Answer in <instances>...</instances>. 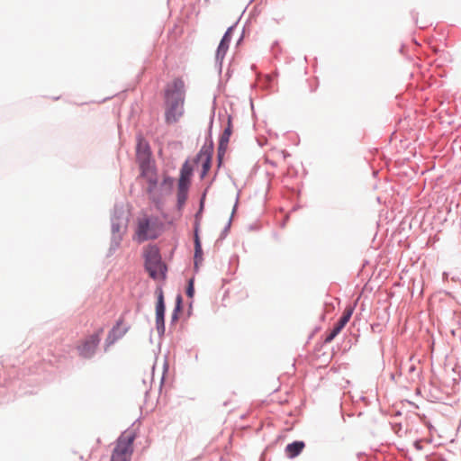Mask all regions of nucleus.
<instances>
[{"instance_id":"21","label":"nucleus","mask_w":461,"mask_h":461,"mask_svg":"<svg viewBox=\"0 0 461 461\" xmlns=\"http://www.w3.org/2000/svg\"><path fill=\"white\" fill-rule=\"evenodd\" d=\"M197 244H201V241H200V239H199V236H198L197 232H195V235H194V247L197 246Z\"/></svg>"},{"instance_id":"5","label":"nucleus","mask_w":461,"mask_h":461,"mask_svg":"<svg viewBox=\"0 0 461 461\" xmlns=\"http://www.w3.org/2000/svg\"><path fill=\"white\" fill-rule=\"evenodd\" d=\"M135 435L131 431H124L118 438L113 450L111 461H131L133 453Z\"/></svg>"},{"instance_id":"6","label":"nucleus","mask_w":461,"mask_h":461,"mask_svg":"<svg viewBox=\"0 0 461 461\" xmlns=\"http://www.w3.org/2000/svg\"><path fill=\"white\" fill-rule=\"evenodd\" d=\"M192 176L193 167L188 161H185L181 167L177 182L176 197L178 208H181L186 202Z\"/></svg>"},{"instance_id":"17","label":"nucleus","mask_w":461,"mask_h":461,"mask_svg":"<svg viewBox=\"0 0 461 461\" xmlns=\"http://www.w3.org/2000/svg\"><path fill=\"white\" fill-rule=\"evenodd\" d=\"M203 260V250L201 244H197V246L194 247V264L195 266L198 265L199 262Z\"/></svg>"},{"instance_id":"14","label":"nucleus","mask_w":461,"mask_h":461,"mask_svg":"<svg viewBox=\"0 0 461 461\" xmlns=\"http://www.w3.org/2000/svg\"><path fill=\"white\" fill-rule=\"evenodd\" d=\"M353 312H354V307L352 306H347L343 312V314L342 316L340 317V319L339 320V323H340L342 326H346V324L349 321L352 314H353Z\"/></svg>"},{"instance_id":"2","label":"nucleus","mask_w":461,"mask_h":461,"mask_svg":"<svg viewBox=\"0 0 461 461\" xmlns=\"http://www.w3.org/2000/svg\"><path fill=\"white\" fill-rule=\"evenodd\" d=\"M161 232V222L155 216L142 214L137 219V227L134 239L138 242L153 240Z\"/></svg>"},{"instance_id":"20","label":"nucleus","mask_w":461,"mask_h":461,"mask_svg":"<svg viewBox=\"0 0 461 461\" xmlns=\"http://www.w3.org/2000/svg\"><path fill=\"white\" fill-rule=\"evenodd\" d=\"M414 446L415 447L418 449V450H420L422 448V446H421V441L420 440H417L414 442Z\"/></svg>"},{"instance_id":"13","label":"nucleus","mask_w":461,"mask_h":461,"mask_svg":"<svg viewBox=\"0 0 461 461\" xmlns=\"http://www.w3.org/2000/svg\"><path fill=\"white\" fill-rule=\"evenodd\" d=\"M353 312H354V307L352 306H347L343 312V314L342 316L340 317V319L339 320V323H340L342 326H346V324L349 321L352 314H353Z\"/></svg>"},{"instance_id":"12","label":"nucleus","mask_w":461,"mask_h":461,"mask_svg":"<svg viewBox=\"0 0 461 461\" xmlns=\"http://www.w3.org/2000/svg\"><path fill=\"white\" fill-rule=\"evenodd\" d=\"M305 445L303 441H294L288 444L285 447V453L288 457L294 458L297 456L304 448Z\"/></svg>"},{"instance_id":"18","label":"nucleus","mask_w":461,"mask_h":461,"mask_svg":"<svg viewBox=\"0 0 461 461\" xmlns=\"http://www.w3.org/2000/svg\"><path fill=\"white\" fill-rule=\"evenodd\" d=\"M194 285H193V281L191 280L189 282V285L187 287V290H186V294L189 297H193L194 295Z\"/></svg>"},{"instance_id":"11","label":"nucleus","mask_w":461,"mask_h":461,"mask_svg":"<svg viewBox=\"0 0 461 461\" xmlns=\"http://www.w3.org/2000/svg\"><path fill=\"white\" fill-rule=\"evenodd\" d=\"M232 27H230L223 35L216 52L217 59H223L231 41Z\"/></svg>"},{"instance_id":"3","label":"nucleus","mask_w":461,"mask_h":461,"mask_svg":"<svg viewBox=\"0 0 461 461\" xmlns=\"http://www.w3.org/2000/svg\"><path fill=\"white\" fill-rule=\"evenodd\" d=\"M145 267L149 276L154 280H163L166 277L167 267L161 261L159 250L155 246L148 247L144 251Z\"/></svg>"},{"instance_id":"8","label":"nucleus","mask_w":461,"mask_h":461,"mask_svg":"<svg viewBox=\"0 0 461 461\" xmlns=\"http://www.w3.org/2000/svg\"><path fill=\"white\" fill-rule=\"evenodd\" d=\"M129 329L130 327L124 323V316L122 315L109 332L107 340L109 343H113L115 340L124 336Z\"/></svg>"},{"instance_id":"10","label":"nucleus","mask_w":461,"mask_h":461,"mask_svg":"<svg viewBox=\"0 0 461 461\" xmlns=\"http://www.w3.org/2000/svg\"><path fill=\"white\" fill-rule=\"evenodd\" d=\"M164 313H165V305L162 292L159 293L157 305H156V323L157 329L159 332H163L165 330L164 324Z\"/></svg>"},{"instance_id":"1","label":"nucleus","mask_w":461,"mask_h":461,"mask_svg":"<svg viewBox=\"0 0 461 461\" xmlns=\"http://www.w3.org/2000/svg\"><path fill=\"white\" fill-rule=\"evenodd\" d=\"M185 85L182 78H175L164 90V117L167 124L179 122L185 113Z\"/></svg>"},{"instance_id":"4","label":"nucleus","mask_w":461,"mask_h":461,"mask_svg":"<svg viewBox=\"0 0 461 461\" xmlns=\"http://www.w3.org/2000/svg\"><path fill=\"white\" fill-rule=\"evenodd\" d=\"M137 153L139 158L141 159L140 170L143 176L149 183L148 192L150 193L158 184V177L154 167L148 161L149 156V145L143 140H140L137 146Z\"/></svg>"},{"instance_id":"9","label":"nucleus","mask_w":461,"mask_h":461,"mask_svg":"<svg viewBox=\"0 0 461 461\" xmlns=\"http://www.w3.org/2000/svg\"><path fill=\"white\" fill-rule=\"evenodd\" d=\"M232 134V122H231V117H228L227 126L224 129L223 133L221 134L219 141V148H218V156L219 158H221V156L224 155L228 144L230 141V138Z\"/></svg>"},{"instance_id":"16","label":"nucleus","mask_w":461,"mask_h":461,"mask_svg":"<svg viewBox=\"0 0 461 461\" xmlns=\"http://www.w3.org/2000/svg\"><path fill=\"white\" fill-rule=\"evenodd\" d=\"M204 157V161L203 162V173L202 177H203L211 167V155L208 153L200 154V158Z\"/></svg>"},{"instance_id":"15","label":"nucleus","mask_w":461,"mask_h":461,"mask_svg":"<svg viewBox=\"0 0 461 461\" xmlns=\"http://www.w3.org/2000/svg\"><path fill=\"white\" fill-rule=\"evenodd\" d=\"M343 328H344V326H342L340 323L337 322L335 324L334 328L330 332V334L326 337L325 342L326 343L331 342L337 337V335L342 330Z\"/></svg>"},{"instance_id":"19","label":"nucleus","mask_w":461,"mask_h":461,"mask_svg":"<svg viewBox=\"0 0 461 461\" xmlns=\"http://www.w3.org/2000/svg\"><path fill=\"white\" fill-rule=\"evenodd\" d=\"M164 183H165V184H167V185H173V183H174V179H173L172 177H169V176L165 177V179H164Z\"/></svg>"},{"instance_id":"7","label":"nucleus","mask_w":461,"mask_h":461,"mask_svg":"<svg viewBox=\"0 0 461 461\" xmlns=\"http://www.w3.org/2000/svg\"><path fill=\"white\" fill-rule=\"evenodd\" d=\"M103 332L104 329L99 328L93 334L81 339L77 345L78 355L84 358H91L96 351Z\"/></svg>"}]
</instances>
